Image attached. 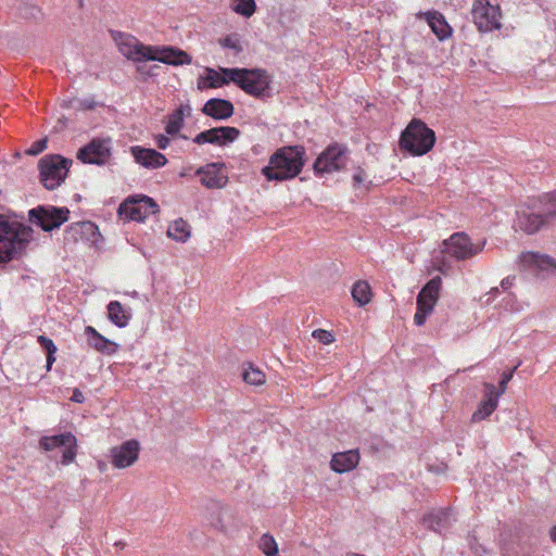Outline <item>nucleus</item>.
<instances>
[{
    "instance_id": "24",
    "label": "nucleus",
    "mask_w": 556,
    "mask_h": 556,
    "mask_svg": "<svg viewBox=\"0 0 556 556\" xmlns=\"http://www.w3.org/2000/svg\"><path fill=\"white\" fill-rule=\"evenodd\" d=\"M85 334L88 345L102 354L112 355L118 350L117 343L103 337L92 326L85 328Z\"/></svg>"
},
{
    "instance_id": "33",
    "label": "nucleus",
    "mask_w": 556,
    "mask_h": 556,
    "mask_svg": "<svg viewBox=\"0 0 556 556\" xmlns=\"http://www.w3.org/2000/svg\"><path fill=\"white\" fill-rule=\"evenodd\" d=\"M167 235L176 241L185 242L190 237V226L184 219H177L168 226Z\"/></svg>"
},
{
    "instance_id": "42",
    "label": "nucleus",
    "mask_w": 556,
    "mask_h": 556,
    "mask_svg": "<svg viewBox=\"0 0 556 556\" xmlns=\"http://www.w3.org/2000/svg\"><path fill=\"white\" fill-rule=\"evenodd\" d=\"M516 368L517 367L511 369L509 372H504L502 375V379L500 381V390L495 389V394L497 395V399H500V396L505 393L506 388H507V383L511 380L514 371H515Z\"/></svg>"
},
{
    "instance_id": "15",
    "label": "nucleus",
    "mask_w": 556,
    "mask_h": 556,
    "mask_svg": "<svg viewBox=\"0 0 556 556\" xmlns=\"http://www.w3.org/2000/svg\"><path fill=\"white\" fill-rule=\"evenodd\" d=\"M150 55L152 58H149V61H159L173 66L189 65L192 62V58L187 52L172 46H152Z\"/></svg>"
},
{
    "instance_id": "34",
    "label": "nucleus",
    "mask_w": 556,
    "mask_h": 556,
    "mask_svg": "<svg viewBox=\"0 0 556 556\" xmlns=\"http://www.w3.org/2000/svg\"><path fill=\"white\" fill-rule=\"evenodd\" d=\"M352 296L359 306H364L369 303L371 299V289L368 282L363 280L355 282L352 288Z\"/></svg>"
},
{
    "instance_id": "45",
    "label": "nucleus",
    "mask_w": 556,
    "mask_h": 556,
    "mask_svg": "<svg viewBox=\"0 0 556 556\" xmlns=\"http://www.w3.org/2000/svg\"><path fill=\"white\" fill-rule=\"evenodd\" d=\"M155 143L159 149L165 150L169 144V138L165 135H157L155 137Z\"/></svg>"
},
{
    "instance_id": "32",
    "label": "nucleus",
    "mask_w": 556,
    "mask_h": 556,
    "mask_svg": "<svg viewBox=\"0 0 556 556\" xmlns=\"http://www.w3.org/2000/svg\"><path fill=\"white\" fill-rule=\"evenodd\" d=\"M191 106L189 104H181L175 110L167 119L165 131L169 136L177 135L184 126L185 116L190 115Z\"/></svg>"
},
{
    "instance_id": "23",
    "label": "nucleus",
    "mask_w": 556,
    "mask_h": 556,
    "mask_svg": "<svg viewBox=\"0 0 556 556\" xmlns=\"http://www.w3.org/2000/svg\"><path fill=\"white\" fill-rule=\"evenodd\" d=\"M220 72L206 67L204 74L198 78V89L203 90L207 88H219L224 85L232 83L229 79L228 71L231 68L220 67Z\"/></svg>"
},
{
    "instance_id": "1",
    "label": "nucleus",
    "mask_w": 556,
    "mask_h": 556,
    "mask_svg": "<svg viewBox=\"0 0 556 556\" xmlns=\"http://www.w3.org/2000/svg\"><path fill=\"white\" fill-rule=\"evenodd\" d=\"M304 155L305 150L303 147H282L269 157L268 165L262 168V175L268 181L292 179L302 172Z\"/></svg>"
},
{
    "instance_id": "21",
    "label": "nucleus",
    "mask_w": 556,
    "mask_h": 556,
    "mask_svg": "<svg viewBox=\"0 0 556 556\" xmlns=\"http://www.w3.org/2000/svg\"><path fill=\"white\" fill-rule=\"evenodd\" d=\"M131 155L138 164L146 168H160L167 163L165 155L154 149L132 147Z\"/></svg>"
},
{
    "instance_id": "12",
    "label": "nucleus",
    "mask_w": 556,
    "mask_h": 556,
    "mask_svg": "<svg viewBox=\"0 0 556 556\" xmlns=\"http://www.w3.org/2000/svg\"><path fill=\"white\" fill-rule=\"evenodd\" d=\"M346 161V149L337 143L331 144L316 159L314 172L316 175L338 172L345 166Z\"/></svg>"
},
{
    "instance_id": "13",
    "label": "nucleus",
    "mask_w": 556,
    "mask_h": 556,
    "mask_svg": "<svg viewBox=\"0 0 556 556\" xmlns=\"http://www.w3.org/2000/svg\"><path fill=\"white\" fill-rule=\"evenodd\" d=\"M112 154V140L110 138H94L80 148L77 159L86 164L104 165Z\"/></svg>"
},
{
    "instance_id": "41",
    "label": "nucleus",
    "mask_w": 556,
    "mask_h": 556,
    "mask_svg": "<svg viewBox=\"0 0 556 556\" xmlns=\"http://www.w3.org/2000/svg\"><path fill=\"white\" fill-rule=\"evenodd\" d=\"M37 340H38V343L40 344V346L47 352V354H55L56 353V346L50 338L45 337V336H39Z\"/></svg>"
},
{
    "instance_id": "49",
    "label": "nucleus",
    "mask_w": 556,
    "mask_h": 556,
    "mask_svg": "<svg viewBox=\"0 0 556 556\" xmlns=\"http://www.w3.org/2000/svg\"><path fill=\"white\" fill-rule=\"evenodd\" d=\"M55 354H47V370H50L55 362Z\"/></svg>"
},
{
    "instance_id": "47",
    "label": "nucleus",
    "mask_w": 556,
    "mask_h": 556,
    "mask_svg": "<svg viewBox=\"0 0 556 556\" xmlns=\"http://www.w3.org/2000/svg\"><path fill=\"white\" fill-rule=\"evenodd\" d=\"M71 400L75 403H84L85 402V395L79 389H75L73 392V395Z\"/></svg>"
},
{
    "instance_id": "14",
    "label": "nucleus",
    "mask_w": 556,
    "mask_h": 556,
    "mask_svg": "<svg viewBox=\"0 0 556 556\" xmlns=\"http://www.w3.org/2000/svg\"><path fill=\"white\" fill-rule=\"evenodd\" d=\"M119 52L134 62L149 61L151 53V47L140 42L136 37L128 34H119L118 38H115Z\"/></svg>"
},
{
    "instance_id": "16",
    "label": "nucleus",
    "mask_w": 556,
    "mask_h": 556,
    "mask_svg": "<svg viewBox=\"0 0 556 556\" xmlns=\"http://www.w3.org/2000/svg\"><path fill=\"white\" fill-rule=\"evenodd\" d=\"M240 131L236 127L220 126L204 130L193 138L197 144L212 143L224 146L238 139Z\"/></svg>"
},
{
    "instance_id": "6",
    "label": "nucleus",
    "mask_w": 556,
    "mask_h": 556,
    "mask_svg": "<svg viewBox=\"0 0 556 556\" xmlns=\"http://www.w3.org/2000/svg\"><path fill=\"white\" fill-rule=\"evenodd\" d=\"M475 25L480 31L489 33L502 27V12L497 4L489 0H475L471 7Z\"/></svg>"
},
{
    "instance_id": "18",
    "label": "nucleus",
    "mask_w": 556,
    "mask_h": 556,
    "mask_svg": "<svg viewBox=\"0 0 556 556\" xmlns=\"http://www.w3.org/2000/svg\"><path fill=\"white\" fill-rule=\"evenodd\" d=\"M223 164L211 163L197 170L201 176V184L210 189H220L226 186L228 177L223 172Z\"/></svg>"
},
{
    "instance_id": "30",
    "label": "nucleus",
    "mask_w": 556,
    "mask_h": 556,
    "mask_svg": "<svg viewBox=\"0 0 556 556\" xmlns=\"http://www.w3.org/2000/svg\"><path fill=\"white\" fill-rule=\"evenodd\" d=\"M207 509L210 525L218 531L226 532L228 530L226 519L232 516L230 509L218 502H212Z\"/></svg>"
},
{
    "instance_id": "39",
    "label": "nucleus",
    "mask_w": 556,
    "mask_h": 556,
    "mask_svg": "<svg viewBox=\"0 0 556 556\" xmlns=\"http://www.w3.org/2000/svg\"><path fill=\"white\" fill-rule=\"evenodd\" d=\"M313 338L323 344H330L334 341V337L330 331L316 329L312 333Z\"/></svg>"
},
{
    "instance_id": "8",
    "label": "nucleus",
    "mask_w": 556,
    "mask_h": 556,
    "mask_svg": "<svg viewBox=\"0 0 556 556\" xmlns=\"http://www.w3.org/2000/svg\"><path fill=\"white\" fill-rule=\"evenodd\" d=\"M442 286L440 276L430 279L417 295V311L414 316V323L422 326L427 317L432 313L434 305L439 299V292Z\"/></svg>"
},
{
    "instance_id": "52",
    "label": "nucleus",
    "mask_w": 556,
    "mask_h": 556,
    "mask_svg": "<svg viewBox=\"0 0 556 556\" xmlns=\"http://www.w3.org/2000/svg\"><path fill=\"white\" fill-rule=\"evenodd\" d=\"M346 556H365V555L356 554V553H349V554H346Z\"/></svg>"
},
{
    "instance_id": "19",
    "label": "nucleus",
    "mask_w": 556,
    "mask_h": 556,
    "mask_svg": "<svg viewBox=\"0 0 556 556\" xmlns=\"http://www.w3.org/2000/svg\"><path fill=\"white\" fill-rule=\"evenodd\" d=\"M485 393L484 399L479 404L478 408L471 415V422H480L486 419L497 408L498 399L495 394V386L492 383H484Z\"/></svg>"
},
{
    "instance_id": "9",
    "label": "nucleus",
    "mask_w": 556,
    "mask_h": 556,
    "mask_svg": "<svg viewBox=\"0 0 556 556\" xmlns=\"http://www.w3.org/2000/svg\"><path fill=\"white\" fill-rule=\"evenodd\" d=\"M68 208L51 205H39L28 212L29 220L39 226L43 231L59 228L68 219Z\"/></svg>"
},
{
    "instance_id": "44",
    "label": "nucleus",
    "mask_w": 556,
    "mask_h": 556,
    "mask_svg": "<svg viewBox=\"0 0 556 556\" xmlns=\"http://www.w3.org/2000/svg\"><path fill=\"white\" fill-rule=\"evenodd\" d=\"M367 180V175L362 168H357L353 175L354 186H363Z\"/></svg>"
},
{
    "instance_id": "35",
    "label": "nucleus",
    "mask_w": 556,
    "mask_h": 556,
    "mask_svg": "<svg viewBox=\"0 0 556 556\" xmlns=\"http://www.w3.org/2000/svg\"><path fill=\"white\" fill-rule=\"evenodd\" d=\"M242 378L247 383L253 386H261L265 382V374L252 365L244 367Z\"/></svg>"
},
{
    "instance_id": "7",
    "label": "nucleus",
    "mask_w": 556,
    "mask_h": 556,
    "mask_svg": "<svg viewBox=\"0 0 556 556\" xmlns=\"http://www.w3.org/2000/svg\"><path fill=\"white\" fill-rule=\"evenodd\" d=\"M485 243V240L472 242L465 232H455L444 241L445 252L457 261H465L481 253Z\"/></svg>"
},
{
    "instance_id": "27",
    "label": "nucleus",
    "mask_w": 556,
    "mask_h": 556,
    "mask_svg": "<svg viewBox=\"0 0 556 556\" xmlns=\"http://www.w3.org/2000/svg\"><path fill=\"white\" fill-rule=\"evenodd\" d=\"M548 217L544 214H536L528 211L517 212V227L527 233L536 232Z\"/></svg>"
},
{
    "instance_id": "10",
    "label": "nucleus",
    "mask_w": 556,
    "mask_h": 556,
    "mask_svg": "<svg viewBox=\"0 0 556 556\" xmlns=\"http://www.w3.org/2000/svg\"><path fill=\"white\" fill-rule=\"evenodd\" d=\"M157 204L147 195L128 198L118 207V215L128 220L143 222L157 212Z\"/></svg>"
},
{
    "instance_id": "50",
    "label": "nucleus",
    "mask_w": 556,
    "mask_h": 556,
    "mask_svg": "<svg viewBox=\"0 0 556 556\" xmlns=\"http://www.w3.org/2000/svg\"><path fill=\"white\" fill-rule=\"evenodd\" d=\"M551 538L556 542V525L551 529Z\"/></svg>"
},
{
    "instance_id": "46",
    "label": "nucleus",
    "mask_w": 556,
    "mask_h": 556,
    "mask_svg": "<svg viewBox=\"0 0 556 556\" xmlns=\"http://www.w3.org/2000/svg\"><path fill=\"white\" fill-rule=\"evenodd\" d=\"M515 279H516L515 276H508V277L504 278L501 281V288L503 289V291L509 290L513 287Z\"/></svg>"
},
{
    "instance_id": "36",
    "label": "nucleus",
    "mask_w": 556,
    "mask_h": 556,
    "mask_svg": "<svg viewBox=\"0 0 556 556\" xmlns=\"http://www.w3.org/2000/svg\"><path fill=\"white\" fill-rule=\"evenodd\" d=\"M258 547L266 556L278 555V544L275 539L267 533L261 536Z\"/></svg>"
},
{
    "instance_id": "22",
    "label": "nucleus",
    "mask_w": 556,
    "mask_h": 556,
    "mask_svg": "<svg viewBox=\"0 0 556 556\" xmlns=\"http://www.w3.org/2000/svg\"><path fill=\"white\" fill-rule=\"evenodd\" d=\"M519 264L525 269L533 271H549L556 268V262L547 256L533 252H525L519 256Z\"/></svg>"
},
{
    "instance_id": "11",
    "label": "nucleus",
    "mask_w": 556,
    "mask_h": 556,
    "mask_svg": "<svg viewBox=\"0 0 556 556\" xmlns=\"http://www.w3.org/2000/svg\"><path fill=\"white\" fill-rule=\"evenodd\" d=\"M39 446L47 452L62 448L61 463L63 465H68L74 462L77 453V440L71 432L45 435L40 439Z\"/></svg>"
},
{
    "instance_id": "40",
    "label": "nucleus",
    "mask_w": 556,
    "mask_h": 556,
    "mask_svg": "<svg viewBox=\"0 0 556 556\" xmlns=\"http://www.w3.org/2000/svg\"><path fill=\"white\" fill-rule=\"evenodd\" d=\"M48 140L46 138L35 141L27 150L29 155H38L47 149Z\"/></svg>"
},
{
    "instance_id": "3",
    "label": "nucleus",
    "mask_w": 556,
    "mask_h": 556,
    "mask_svg": "<svg viewBox=\"0 0 556 556\" xmlns=\"http://www.w3.org/2000/svg\"><path fill=\"white\" fill-rule=\"evenodd\" d=\"M434 143V131L419 119H413L400 138L401 149L418 156L428 153Z\"/></svg>"
},
{
    "instance_id": "25",
    "label": "nucleus",
    "mask_w": 556,
    "mask_h": 556,
    "mask_svg": "<svg viewBox=\"0 0 556 556\" xmlns=\"http://www.w3.org/2000/svg\"><path fill=\"white\" fill-rule=\"evenodd\" d=\"M359 463V454L357 450H350L333 454L330 466L338 473L352 471Z\"/></svg>"
},
{
    "instance_id": "37",
    "label": "nucleus",
    "mask_w": 556,
    "mask_h": 556,
    "mask_svg": "<svg viewBox=\"0 0 556 556\" xmlns=\"http://www.w3.org/2000/svg\"><path fill=\"white\" fill-rule=\"evenodd\" d=\"M256 5L254 0H236L232 10L244 17H250L255 12Z\"/></svg>"
},
{
    "instance_id": "28",
    "label": "nucleus",
    "mask_w": 556,
    "mask_h": 556,
    "mask_svg": "<svg viewBox=\"0 0 556 556\" xmlns=\"http://www.w3.org/2000/svg\"><path fill=\"white\" fill-rule=\"evenodd\" d=\"M418 17L425 18L432 31L440 40L451 35V27L446 23L444 16L438 11L419 12Z\"/></svg>"
},
{
    "instance_id": "38",
    "label": "nucleus",
    "mask_w": 556,
    "mask_h": 556,
    "mask_svg": "<svg viewBox=\"0 0 556 556\" xmlns=\"http://www.w3.org/2000/svg\"><path fill=\"white\" fill-rule=\"evenodd\" d=\"M543 201L545 205V215L547 217H556V190L544 194Z\"/></svg>"
},
{
    "instance_id": "48",
    "label": "nucleus",
    "mask_w": 556,
    "mask_h": 556,
    "mask_svg": "<svg viewBox=\"0 0 556 556\" xmlns=\"http://www.w3.org/2000/svg\"><path fill=\"white\" fill-rule=\"evenodd\" d=\"M504 301H506V304H505V308L507 309H510V311H518L519 307H515L514 304H510L511 302V294H508V296L506 299H504Z\"/></svg>"
},
{
    "instance_id": "51",
    "label": "nucleus",
    "mask_w": 556,
    "mask_h": 556,
    "mask_svg": "<svg viewBox=\"0 0 556 556\" xmlns=\"http://www.w3.org/2000/svg\"><path fill=\"white\" fill-rule=\"evenodd\" d=\"M500 290L497 287L495 288H492L491 291L489 292L490 295H492L493 298L496 296L498 294Z\"/></svg>"
},
{
    "instance_id": "20",
    "label": "nucleus",
    "mask_w": 556,
    "mask_h": 556,
    "mask_svg": "<svg viewBox=\"0 0 556 556\" xmlns=\"http://www.w3.org/2000/svg\"><path fill=\"white\" fill-rule=\"evenodd\" d=\"M454 521L453 510L450 508L432 510L422 519L425 526L440 534L446 531Z\"/></svg>"
},
{
    "instance_id": "17",
    "label": "nucleus",
    "mask_w": 556,
    "mask_h": 556,
    "mask_svg": "<svg viewBox=\"0 0 556 556\" xmlns=\"http://www.w3.org/2000/svg\"><path fill=\"white\" fill-rule=\"evenodd\" d=\"M139 451V442L136 440H128L121 445L111 448V463L115 468H127L138 459Z\"/></svg>"
},
{
    "instance_id": "43",
    "label": "nucleus",
    "mask_w": 556,
    "mask_h": 556,
    "mask_svg": "<svg viewBox=\"0 0 556 556\" xmlns=\"http://www.w3.org/2000/svg\"><path fill=\"white\" fill-rule=\"evenodd\" d=\"M220 45L225 48H229L235 51L241 50L238 39H236L235 37H231V36H228V37L222 39Z\"/></svg>"
},
{
    "instance_id": "5",
    "label": "nucleus",
    "mask_w": 556,
    "mask_h": 556,
    "mask_svg": "<svg viewBox=\"0 0 556 556\" xmlns=\"http://www.w3.org/2000/svg\"><path fill=\"white\" fill-rule=\"evenodd\" d=\"M228 74L232 83L251 96H264L269 88L268 76L262 70L231 68Z\"/></svg>"
},
{
    "instance_id": "2",
    "label": "nucleus",
    "mask_w": 556,
    "mask_h": 556,
    "mask_svg": "<svg viewBox=\"0 0 556 556\" xmlns=\"http://www.w3.org/2000/svg\"><path fill=\"white\" fill-rule=\"evenodd\" d=\"M31 228L14 217L0 214V263L18 257L31 239Z\"/></svg>"
},
{
    "instance_id": "29",
    "label": "nucleus",
    "mask_w": 556,
    "mask_h": 556,
    "mask_svg": "<svg viewBox=\"0 0 556 556\" xmlns=\"http://www.w3.org/2000/svg\"><path fill=\"white\" fill-rule=\"evenodd\" d=\"M108 318L118 328L126 327L132 316L131 308L124 306L118 301H111L108 306Z\"/></svg>"
},
{
    "instance_id": "26",
    "label": "nucleus",
    "mask_w": 556,
    "mask_h": 556,
    "mask_svg": "<svg viewBox=\"0 0 556 556\" xmlns=\"http://www.w3.org/2000/svg\"><path fill=\"white\" fill-rule=\"evenodd\" d=\"M233 110L230 101L213 98L204 104L202 112L214 119H227L233 114Z\"/></svg>"
},
{
    "instance_id": "31",
    "label": "nucleus",
    "mask_w": 556,
    "mask_h": 556,
    "mask_svg": "<svg viewBox=\"0 0 556 556\" xmlns=\"http://www.w3.org/2000/svg\"><path fill=\"white\" fill-rule=\"evenodd\" d=\"M66 236L74 241L90 239L98 232V227L92 222H79L71 224L66 230Z\"/></svg>"
},
{
    "instance_id": "4",
    "label": "nucleus",
    "mask_w": 556,
    "mask_h": 556,
    "mask_svg": "<svg viewBox=\"0 0 556 556\" xmlns=\"http://www.w3.org/2000/svg\"><path fill=\"white\" fill-rule=\"evenodd\" d=\"M72 161L59 154H48L39 160L40 181L48 190H54L60 187L70 170Z\"/></svg>"
}]
</instances>
